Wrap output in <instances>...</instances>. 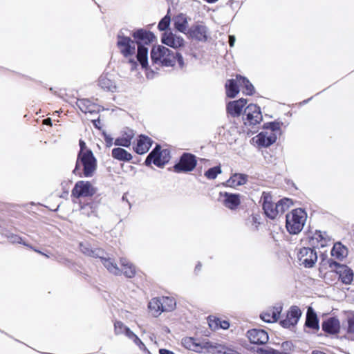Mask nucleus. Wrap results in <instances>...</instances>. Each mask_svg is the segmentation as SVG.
<instances>
[{"label": "nucleus", "mask_w": 354, "mask_h": 354, "mask_svg": "<svg viewBox=\"0 0 354 354\" xmlns=\"http://www.w3.org/2000/svg\"><path fill=\"white\" fill-rule=\"evenodd\" d=\"M132 37L137 46V54L136 58L139 62L142 68L148 67V50L149 46L155 38L154 35L147 30L137 29L132 33Z\"/></svg>", "instance_id": "1"}, {"label": "nucleus", "mask_w": 354, "mask_h": 354, "mask_svg": "<svg viewBox=\"0 0 354 354\" xmlns=\"http://www.w3.org/2000/svg\"><path fill=\"white\" fill-rule=\"evenodd\" d=\"M97 169V160L91 150L77 154L73 173L80 177H92Z\"/></svg>", "instance_id": "2"}, {"label": "nucleus", "mask_w": 354, "mask_h": 354, "mask_svg": "<svg viewBox=\"0 0 354 354\" xmlns=\"http://www.w3.org/2000/svg\"><path fill=\"white\" fill-rule=\"evenodd\" d=\"M116 44L120 53L124 57L128 59L131 70H136L139 62L137 60V58L135 59L134 57L137 46L134 40L130 37L124 35L122 31H120L117 35Z\"/></svg>", "instance_id": "3"}, {"label": "nucleus", "mask_w": 354, "mask_h": 354, "mask_svg": "<svg viewBox=\"0 0 354 354\" xmlns=\"http://www.w3.org/2000/svg\"><path fill=\"white\" fill-rule=\"evenodd\" d=\"M306 218V212L301 208L295 209L287 214L286 227L288 232L292 234L299 233L304 226Z\"/></svg>", "instance_id": "4"}, {"label": "nucleus", "mask_w": 354, "mask_h": 354, "mask_svg": "<svg viewBox=\"0 0 354 354\" xmlns=\"http://www.w3.org/2000/svg\"><path fill=\"white\" fill-rule=\"evenodd\" d=\"M196 156L189 153H183L179 162L174 165V170L176 173L189 172L194 170L196 166Z\"/></svg>", "instance_id": "5"}, {"label": "nucleus", "mask_w": 354, "mask_h": 354, "mask_svg": "<svg viewBox=\"0 0 354 354\" xmlns=\"http://www.w3.org/2000/svg\"><path fill=\"white\" fill-rule=\"evenodd\" d=\"M297 259L300 266L310 268L317 261V254L315 249L304 247L298 252Z\"/></svg>", "instance_id": "6"}, {"label": "nucleus", "mask_w": 354, "mask_h": 354, "mask_svg": "<svg viewBox=\"0 0 354 354\" xmlns=\"http://www.w3.org/2000/svg\"><path fill=\"white\" fill-rule=\"evenodd\" d=\"M96 192L95 188L88 181H77L72 189V196L75 198L91 197Z\"/></svg>", "instance_id": "7"}, {"label": "nucleus", "mask_w": 354, "mask_h": 354, "mask_svg": "<svg viewBox=\"0 0 354 354\" xmlns=\"http://www.w3.org/2000/svg\"><path fill=\"white\" fill-rule=\"evenodd\" d=\"M245 125H255L262 120L260 107L256 104H250L244 110L243 116Z\"/></svg>", "instance_id": "8"}, {"label": "nucleus", "mask_w": 354, "mask_h": 354, "mask_svg": "<svg viewBox=\"0 0 354 354\" xmlns=\"http://www.w3.org/2000/svg\"><path fill=\"white\" fill-rule=\"evenodd\" d=\"M328 262L330 268H332L335 267L339 268L337 273L339 274V278L343 283L348 285L352 283L354 274L350 268L346 265H341L333 259H329Z\"/></svg>", "instance_id": "9"}, {"label": "nucleus", "mask_w": 354, "mask_h": 354, "mask_svg": "<svg viewBox=\"0 0 354 354\" xmlns=\"http://www.w3.org/2000/svg\"><path fill=\"white\" fill-rule=\"evenodd\" d=\"M262 207L265 214L270 219H274L279 215L277 204L272 201V196L263 192L261 196Z\"/></svg>", "instance_id": "10"}, {"label": "nucleus", "mask_w": 354, "mask_h": 354, "mask_svg": "<svg viewBox=\"0 0 354 354\" xmlns=\"http://www.w3.org/2000/svg\"><path fill=\"white\" fill-rule=\"evenodd\" d=\"M207 28L203 24H195L187 30L186 35L197 41H205L207 39Z\"/></svg>", "instance_id": "11"}, {"label": "nucleus", "mask_w": 354, "mask_h": 354, "mask_svg": "<svg viewBox=\"0 0 354 354\" xmlns=\"http://www.w3.org/2000/svg\"><path fill=\"white\" fill-rule=\"evenodd\" d=\"M220 199L223 205L232 210L236 209L241 203L240 194L220 192Z\"/></svg>", "instance_id": "12"}, {"label": "nucleus", "mask_w": 354, "mask_h": 354, "mask_svg": "<svg viewBox=\"0 0 354 354\" xmlns=\"http://www.w3.org/2000/svg\"><path fill=\"white\" fill-rule=\"evenodd\" d=\"M247 337L250 342L254 344L263 345L268 342V335L263 329L254 328L247 332Z\"/></svg>", "instance_id": "13"}, {"label": "nucleus", "mask_w": 354, "mask_h": 354, "mask_svg": "<svg viewBox=\"0 0 354 354\" xmlns=\"http://www.w3.org/2000/svg\"><path fill=\"white\" fill-rule=\"evenodd\" d=\"M161 41L164 44L175 49L183 46L185 42L182 37L168 31L162 34Z\"/></svg>", "instance_id": "14"}, {"label": "nucleus", "mask_w": 354, "mask_h": 354, "mask_svg": "<svg viewBox=\"0 0 354 354\" xmlns=\"http://www.w3.org/2000/svg\"><path fill=\"white\" fill-rule=\"evenodd\" d=\"M152 151L156 152L155 160L153 161V164L158 167H162L165 164H167L170 160V151L169 150L161 149V147L159 145H156L155 148L152 150Z\"/></svg>", "instance_id": "15"}, {"label": "nucleus", "mask_w": 354, "mask_h": 354, "mask_svg": "<svg viewBox=\"0 0 354 354\" xmlns=\"http://www.w3.org/2000/svg\"><path fill=\"white\" fill-rule=\"evenodd\" d=\"M98 259H100L103 266L106 270L114 275H120L122 274L121 270L118 268L115 262V260L111 258L109 254L103 250V255H100Z\"/></svg>", "instance_id": "16"}, {"label": "nucleus", "mask_w": 354, "mask_h": 354, "mask_svg": "<svg viewBox=\"0 0 354 354\" xmlns=\"http://www.w3.org/2000/svg\"><path fill=\"white\" fill-rule=\"evenodd\" d=\"M277 136L274 133L262 131L256 136V143L259 147H268L275 142Z\"/></svg>", "instance_id": "17"}, {"label": "nucleus", "mask_w": 354, "mask_h": 354, "mask_svg": "<svg viewBox=\"0 0 354 354\" xmlns=\"http://www.w3.org/2000/svg\"><path fill=\"white\" fill-rule=\"evenodd\" d=\"M322 330L329 334H337L340 330V322L335 317H329L324 321L322 324Z\"/></svg>", "instance_id": "18"}, {"label": "nucleus", "mask_w": 354, "mask_h": 354, "mask_svg": "<svg viewBox=\"0 0 354 354\" xmlns=\"http://www.w3.org/2000/svg\"><path fill=\"white\" fill-rule=\"evenodd\" d=\"M282 310L281 306H276L272 308L268 309L260 315L261 319L267 323H273L278 320Z\"/></svg>", "instance_id": "19"}, {"label": "nucleus", "mask_w": 354, "mask_h": 354, "mask_svg": "<svg viewBox=\"0 0 354 354\" xmlns=\"http://www.w3.org/2000/svg\"><path fill=\"white\" fill-rule=\"evenodd\" d=\"M79 248L81 252L87 257L98 259L100 255H103L102 249L93 248L88 242H80Z\"/></svg>", "instance_id": "20"}, {"label": "nucleus", "mask_w": 354, "mask_h": 354, "mask_svg": "<svg viewBox=\"0 0 354 354\" xmlns=\"http://www.w3.org/2000/svg\"><path fill=\"white\" fill-rule=\"evenodd\" d=\"M246 103L247 100L243 98L230 102L227 105V113L232 117L239 116Z\"/></svg>", "instance_id": "21"}, {"label": "nucleus", "mask_w": 354, "mask_h": 354, "mask_svg": "<svg viewBox=\"0 0 354 354\" xmlns=\"http://www.w3.org/2000/svg\"><path fill=\"white\" fill-rule=\"evenodd\" d=\"M152 142V140L148 136L140 135L137 140V145L134 147V150L138 154H144L149 151Z\"/></svg>", "instance_id": "22"}, {"label": "nucleus", "mask_w": 354, "mask_h": 354, "mask_svg": "<svg viewBox=\"0 0 354 354\" xmlns=\"http://www.w3.org/2000/svg\"><path fill=\"white\" fill-rule=\"evenodd\" d=\"M77 106L83 113H97L100 111L99 106L91 102L88 99L77 100Z\"/></svg>", "instance_id": "23"}, {"label": "nucleus", "mask_w": 354, "mask_h": 354, "mask_svg": "<svg viewBox=\"0 0 354 354\" xmlns=\"http://www.w3.org/2000/svg\"><path fill=\"white\" fill-rule=\"evenodd\" d=\"M98 85L105 91L114 92L116 91V85L111 75L109 74L102 75L98 80Z\"/></svg>", "instance_id": "24"}, {"label": "nucleus", "mask_w": 354, "mask_h": 354, "mask_svg": "<svg viewBox=\"0 0 354 354\" xmlns=\"http://www.w3.org/2000/svg\"><path fill=\"white\" fill-rule=\"evenodd\" d=\"M174 26L179 32L187 34L188 28V19L185 15L180 13L176 16L174 19Z\"/></svg>", "instance_id": "25"}, {"label": "nucleus", "mask_w": 354, "mask_h": 354, "mask_svg": "<svg viewBox=\"0 0 354 354\" xmlns=\"http://www.w3.org/2000/svg\"><path fill=\"white\" fill-rule=\"evenodd\" d=\"M305 326L315 330H319V319L317 314L311 307H309L307 310Z\"/></svg>", "instance_id": "26"}, {"label": "nucleus", "mask_w": 354, "mask_h": 354, "mask_svg": "<svg viewBox=\"0 0 354 354\" xmlns=\"http://www.w3.org/2000/svg\"><path fill=\"white\" fill-rule=\"evenodd\" d=\"M248 176L243 174H234L224 184L226 186L235 187L246 183Z\"/></svg>", "instance_id": "27"}, {"label": "nucleus", "mask_w": 354, "mask_h": 354, "mask_svg": "<svg viewBox=\"0 0 354 354\" xmlns=\"http://www.w3.org/2000/svg\"><path fill=\"white\" fill-rule=\"evenodd\" d=\"M182 344L185 348L190 351L197 353L203 352L204 346L198 343L196 339L193 337H185L182 339Z\"/></svg>", "instance_id": "28"}, {"label": "nucleus", "mask_w": 354, "mask_h": 354, "mask_svg": "<svg viewBox=\"0 0 354 354\" xmlns=\"http://www.w3.org/2000/svg\"><path fill=\"white\" fill-rule=\"evenodd\" d=\"M120 265L122 266V273L128 278H132L135 276L136 270V267L127 259H120Z\"/></svg>", "instance_id": "29"}, {"label": "nucleus", "mask_w": 354, "mask_h": 354, "mask_svg": "<svg viewBox=\"0 0 354 354\" xmlns=\"http://www.w3.org/2000/svg\"><path fill=\"white\" fill-rule=\"evenodd\" d=\"M237 80H228L225 83L226 95L230 98H234L239 92Z\"/></svg>", "instance_id": "30"}, {"label": "nucleus", "mask_w": 354, "mask_h": 354, "mask_svg": "<svg viewBox=\"0 0 354 354\" xmlns=\"http://www.w3.org/2000/svg\"><path fill=\"white\" fill-rule=\"evenodd\" d=\"M236 80L239 85L243 89V93L248 95H252L254 93V88L246 77L236 75Z\"/></svg>", "instance_id": "31"}, {"label": "nucleus", "mask_w": 354, "mask_h": 354, "mask_svg": "<svg viewBox=\"0 0 354 354\" xmlns=\"http://www.w3.org/2000/svg\"><path fill=\"white\" fill-rule=\"evenodd\" d=\"M331 255L339 260H342L348 254L347 248L341 243L338 242L334 244L331 252Z\"/></svg>", "instance_id": "32"}, {"label": "nucleus", "mask_w": 354, "mask_h": 354, "mask_svg": "<svg viewBox=\"0 0 354 354\" xmlns=\"http://www.w3.org/2000/svg\"><path fill=\"white\" fill-rule=\"evenodd\" d=\"M111 154L113 158L120 161H130L132 159L131 154L120 147L114 148Z\"/></svg>", "instance_id": "33"}, {"label": "nucleus", "mask_w": 354, "mask_h": 354, "mask_svg": "<svg viewBox=\"0 0 354 354\" xmlns=\"http://www.w3.org/2000/svg\"><path fill=\"white\" fill-rule=\"evenodd\" d=\"M167 53V48L162 46H158L157 47L154 46L152 48L151 50V62L156 64H159L160 62V59L162 57V54Z\"/></svg>", "instance_id": "34"}, {"label": "nucleus", "mask_w": 354, "mask_h": 354, "mask_svg": "<svg viewBox=\"0 0 354 354\" xmlns=\"http://www.w3.org/2000/svg\"><path fill=\"white\" fill-rule=\"evenodd\" d=\"M176 63L175 52L167 48V53L162 54L160 64L162 66H172Z\"/></svg>", "instance_id": "35"}, {"label": "nucleus", "mask_w": 354, "mask_h": 354, "mask_svg": "<svg viewBox=\"0 0 354 354\" xmlns=\"http://www.w3.org/2000/svg\"><path fill=\"white\" fill-rule=\"evenodd\" d=\"M7 239L8 240V241L11 243H20V244H22L26 247H28L30 249H32L34 251L42 254V255H44L46 257H48V255L41 252V251L37 250V249H35L33 248L32 246H31L30 245L28 244L26 242L24 241L22 238L21 236H19V235H17V234H12V233H10L8 234H7Z\"/></svg>", "instance_id": "36"}, {"label": "nucleus", "mask_w": 354, "mask_h": 354, "mask_svg": "<svg viewBox=\"0 0 354 354\" xmlns=\"http://www.w3.org/2000/svg\"><path fill=\"white\" fill-rule=\"evenodd\" d=\"M133 138V133L132 131H129V133H126L122 136L116 138L114 142V145L116 146L129 147L131 145Z\"/></svg>", "instance_id": "37"}, {"label": "nucleus", "mask_w": 354, "mask_h": 354, "mask_svg": "<svg viewBox=\"0 0 354 354\" xmlns=\"http://www.w3.org/2000/svg\"><path fill=\"white\" fill-rule=\"evenodd\" d=\"M149 308L153 312V315L157 317L162 311V304L160 298H153L149 303Z\"/></svg>", "instance_id": "38"}, {"label": "nucleus", "mask_w": 354, "mask_h": 354, "mask_svg": "<svg viewBox=\"0 0 354 354\" xmlns=\"http://www.w3.org/2000/svg\"><path fill=\"white\" fill-rule=\"evenodd\" d=\"M160 299L161 304H162L163 312H169L174 309L176 306V301L174 298L169 297H162Z\"/></svg>", "instance_id": "39"}, {"label": "nucleus", "mask_w": 354, "mask_h": 354, "mask_svg": "<svg viewBox=\"0 0 354 354\" xmlns=\"http://www.w3.org/2000/svg\"><path fill=\"white\" fill-rule=\"evenodd\" d=\"M276 204L277 210H279V214H282L290 207L292 202L290 199L284 198L278 201Z\"/></svg>", "instance_id": "40"}, {"label": "nucleus", "mask_w": 354, "mask_h": 354, "mask_svg": "<svg viewBox=\"0 0 354 354\" xmlns=\"http://www.w3.org/2000/svg\"><path fill=\"white\" fill-rule=\"evenodd\" d=\"M210 328L227 329L230 327V323L226 320H221L219 318H214L212 321L210 319L209 324Z\"/></svg>", "instance_id": "41"}, {"label": "nucleus", "mask_w": 354, "mask_h": 354, "mask_svg": "<svg viewBox=\"0 0 354 354\" xmlns=\"http://www.w3.org/2000/svg\"><path fill=\"white\" fill-rule=\"evenodd\" d=\"M301 315V312L300 309L295 306H292L287 314V316L289 317L295 324H297Z\"/></svg>", "instance_id": "42"}, {"label": "nucleus", "mask_w": 354, "mask_h": 354, "mask_svg": "<svg viewBox=\"0 0 354 354\" xmlns=\"http://www.w3.org/2000/svg\"><path fill=\"white\" fill-rule=\"evenodd\" d=\"M222 172L221 168L220 166H215L209 168L205 172V176L209 179L213 180L215 179L218 174Z\"/></svg>", "instance_id": "43"}, {"label": "nucleus", "mask_w": 354, "mask_h": 354, "mask_svg": "<svg viewBox=\"0 0 354 354\" xmlns=\"http://www.w3.org/2000/svg\"><path fill=\"white\" fill-rule=\"evenodd\" d=\"M169 11L170 10L169 9L167 14L158 23V28L160 31L166 30L170 25L171 17L169 15Z\"/></svg>", "instance_id": "44"}, {"label": "nucleus", "mask_w": 354, "mask_h": 354, "mask_svg": "<svg viewBox=\"0 0 354 354\" xmlns=\"http://www.w3.org/2000/svg\"><path fill=\"white\" fill-rule=\"evenodd\" d=\"M325 234H326L325 232L322 233L321 231L316 232L314 236H313L310 240L311 244L313 245H314L315 244V241L317 242H319L320 241H322V243H320V246L324 247L325 245V243H326L325 237H324Z\"/></svg>", "instance_id": "45"}, {"label": "nucleus", "mask_w": 354, "mask_h": 354, "mask_svg": "<svg viewBox=\"0 0 354 354\" xmlns=\"http://www.w3.org/2000/svg\"><path fill=\"white\" fill-rule=\"evenodd\" d=\"M247 225L252 231H257L258 230L259 225L260 223L258 221V218L256 216H251L248 217L246 221Z\"/></svg>", "instance_id": "46"}, {"label": "nucleus", "mask_w": 354, "mask_h": 354, "mask_svg": "<svg viewBox=\"0 0 354 354\" xmlns=\"http://www.w3.org/2000/svg\"><path fill=\"white\" fill-rule=\"evenodd\" d=\"M128 327L124 325V324L122 322L116 321L114 323V330L115 335H121L124 334L126 329H127Z\"/></svg>", "instance_id": "47"}, {"label": "nucleus", "mask_w": 354, "mask_h": 354, "mask_svg": "<svg viewBox=\"0 0 354 354\" xmlns=\"http://www.w3.org/2000/svg\"><path fill=\"white\" fill-rule=\"evenodd\" d=\"M281 124L278 122H271L264 124V129H270L271 131L274 133L275 131L280 129Z\"/></svg>", "instance_id": "48"}, {"label": "nucleus", "mask_w": 354, "mask_h": 354, "mask_svg": "<svg viewBox=\"0 0 354 354\" xmlns=\"http://www.w3.org/2000/svg\"><path fill=\"white\" fill-rule=\"evenodd\" d=\"M215 353L216 354H230L227 350L230 348L223 345H217L214 346Z\"/></svg>", "instance_id": "49"}, {"label": "nucleus", "mask_w": 354, "mask_h": 354, "mask_svg": "<svg viewBox=\"0 0 354 354\" xmlns=\"http://www.w3.org/2000/svg\"><path fill=\"white\" fill-rule=\"evenodd\" d=\"M281 325L283 328H290V326H294L297 324L293 323L292 320L290 319L289 317L286 316V317L280 322Z\"/></svg>", "instance_id": "50"}, {"label": "nucleus", "mask_w": 354, "mask_h": 354, "mask_svg": "<svg viewBox=\"0 0 354 354\" xmlns=\"http://www.w3.org/2000/svg\"><path fill=\"white\" fill-rule=\"evenodd\" d=\"M347 332L348 333H354V315L348 317L347 319Z\"/></svg>", "instance_id": "51"}, {"label": "nucleus", "mask_w": 354, "mask_h": 354, "mask_svg": "<svg viewBox=\"0 0 354 354\" xmlns=\"http://www.w3.org/2000/svg\"><path fill=\"white\" fill-rule=\"evenodd\" d=\"M156 152L155 151H151L149 155L147 156V158L145 159V163L146 165L149 166L151 165V162L153 163V161L155 160Z\"/></svg>", "instance_id": "52"}, {"label": "nucleus", "mask_w": 354, "mask_h": 354, "mask_svg": "<svg viewBox=\"0 0 354 354\" xmlns=\"http://www.w3.org/2000/svg\"><path fill=\"white\" fill-rule=\"evenodd\" d=\"M175 56H176V62H178L179 67L180 68H183L185 66V63H184V60H183L182 55L180 53L175 52Z\"/></svg>", "instance_id": "53"}, {"label": "nucleus", "mask_w": 354, "mask_h": 354, "mask_svg": "<svg viewBox=\"0 0 354 354\" xmlns=\"http://www.w3.org/2000/svg\"><path fill=\"white\" fill-rule=\"evenodd\" d=\"M79 145H80V151L78 152V153H85L86 151H89L90 149H87L86 148V143L84 142V141L80 140V142H79Z\"/></svg>", "instance_id": "54"}, {"label": "nucleus", "mask_w": 354, "mask_h": 354, "mask_svg": "<svg viewBox=\"0 0 354 354\" xmlns=\"http://www.w3.org/2000/svg\"><path fill=\"white\" fill-rule=\"evenodd\" d=\"M104 138L106 142V147H111L113 145V138L111 137V136L104 133Z\"/></svg>", "instance_id": "55"}, {"label": "nucleus", "mask_w": 354, "mask_h": 354, "mask_svg": "<svg viewBox=\"0 0 354 354\" xmlns=\"http://www.w3.org/2000/svg\"><path fill=\"white\" fill-rule=\"evenodd\" d=\"M124 335L130 339H132L136 335L129 328L126 329Z\"/></svg>", "instance_id": "56"}, {"label": "nucleus", "mask_w": 354, "mask_h": 354, "mask_svg": "<svg viewBox=\"0 0 354 354\" xmlns=\"http://www.w3.org/2000/svg\"><path fill=\"white\" fill-rule=\"evenodd\" d=\"M160 354H175L173 351L165 348L159 349Z\"/></svg>", "instance_id": "57"}, {"label": "nucleus", "mask_w": 354, "mask_h": 354, "mask_svg": "<svg viewBox=\"0 0 354 354\" xmlns=\"http://www.w3.org/2000/svg\"><path fill=\"white\" fill-rule=\"evenodd\" d=\"M236 39L234 35L229 36V44L231 47H232L235 43Z\"/></svg>", "instance_id": "58"}, {"label": "nucleus", "mask_w": 354, "mask_h": 354, "mask_svg": "<svg viewBox=\"0 0 354 354\" xmlns=\"http://www.w3.org/2000/svg\"><path fill=\"white\" fill-rule=\"evenodd\" d=\"M131 340H133V342L138 346L139 344H141L142 341L140 340V339L136 335L135 337H133Z\"/></svg>", "instance_id": "59"}, {"label": "nucleus", "mask_w": 354, "mask_h": 354, "mask_svg": "<svg viewBox=\"0 0 354 354\" xmlns=\"http://www.w3.org/2000/svg\"><path fill=\"white\" fill-rule=\"evenodd\" d=\"M138 346L139 347V348L140 350H143V351L147 350V348L142 342H141L140 344L138 345Z\"/></svg>", "instance_id": "60"}, {"label": "nucleus", "mask_w": 354, "mask_h": 354, "mask_svg": "<svg viewBox=\"0 0 354 354\" xmlns=\"http://www.w3.org/2000/svg\"><path fill=\"white\" fill-rule=\"evenodd\" d=\"M138 346L139 347V348L140 350H143V351L147 350V348L142 342H141L140 344L138 345Z\"/></svg>", "instance_id": "61"}, {"label": "nucleus", "mask_w": 354, "mask_h": 354, "mask_svg": "<svg viewBox=\"0 0 354 354\" xmlns=\"http://www.w3.org/2000/svg\"><path fill=\"white\" fill-rule=\"evenodd\" d=\"M201 266H202L201 263H198L196 266V267H195V272H199V271L201 270Z\"/></svg>", "instance_id": "62"}, {"label": "nucleus", "mask_w": 354, "mask_h": 354, "mask_svg": "<svg viewBox=\"0 0 354 354\" xmlns=\"http://www.w3.org/2000/svg\"><path fill=\"white\" fill-rule=\"evenodd\" d=\"M268 354H283V353H282L277 350H272L271 351H270L268 353Z\"/></svg>", "instance_id": "63"}, {"label": "nucleus", "mask_w": 354, "mask_h": 354, "mask_svg": "<svg viewBox=\"0 0 354 354\" xmlns=\"http://www.w3.org/2000/svg\"><path fill=\"white\" fill-rule=\"evenodd\" d=\"M312 354H326L322 351H313Z\"/></svg>", "instance_id": "64"}]
</instances>
